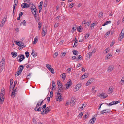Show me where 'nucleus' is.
<instances>
[{"label":"nucleus","instance_id":"18","mask_svg":"<svg viewBox=\"0 0 124 124\" xmlns=\"http://www.w3.org/2000/svg\"><path fill=\"white\" fill-rule=\"evenodd\" d=\"M7 17V15L5 16L3 18L1 21V23L4 24L5 23V22L6 20V18Z\"/></svg>","mask_w":124,"mask_h":124},{"label":"nucleus","instance_id":"60","mask_svg":"<svg viewBox=\"0 0 124 124\" xmlns=\"http://www.w3.org/2000/svg\"><path fill=\"white\" fill-rule=\"evenodd\" d=\"M115 43V42L114 41H112L111 42V44L110 45V46H112Z\"/></svg>","mask_w":124,"mask_h":124},{"label":"nucleus","instance_id":"31","mask_svg":"<svg viewBox=\"0 0 124 124\" xmlns=\"http://www.w3.org/2000/svg\"><path fill=\"white\" fill-rule=\"evenodd\" d=\"M47 30V28L46 26L43 27L42 29V31H46Z\"/></svg>","mask_w":124,"mask_h":124},{"label":"nucleus","instance_id":"10","mask_svg":"<svg viewBox=\"0 0 124 124\" xmlns=\"http://www.w3.org/2000/svg\"><path fill=\"white\" fill-rule=\"evenodd\" d=\"M21 7L23 8H29L30 7V6L27 3H24L21 4Z\"/></svg>","mask_w":124,"mask_h":124},{"label":"nucleus","instance_id":"45","mask_svg":"<svg viewBox=\"0 0 124 124\" xmlns=\"http://www.w3.org/2000/svg\"><path fill=\"white\" fill-rule=\"evenodd\" d=\"M14 42L17 45L19 46V44H20V42H19V41L17 42L16 41H14Z\"/></svg>","mask_w":124,"mask_h":124},{"label":"nucleus","instance_id":"8","mask_svg":"<svg viewBox=\"0 0 124 124\" xmlns=\"http://www.w3.org/2000/svg\"><path fill=\"white\" fill-rule=\"evenodd\" d=\"M57 83L58 86V88L59 89H62V88H64V87L62 85L60 80H58Z\"/></svg>","mask_w":124,"mask_h":124},{"label":"nucleus","instance_id":"44","mask_svg":"<svg viewBox=\"0 0 124 124\" xmlns=\"http://www.w3.org/2000/svg\"><path fill=\"white\" fill-rule=\"evenodd\" d=\"M123 35V36H124V28L122 30L120 34V35Z\"/></svg>","mask_w":124,"mask_h":124},{"label":"nucleus","instance_id":"35","mask_svg":"<svg viewBox=\"0 0 124 124\" xmlns=\"http://www.w3.org/2000/svg\"><path fill=\"white\" fill-rule=\"evenodd\" d=\"M78 42H77V40H76V41H75L74 44L73 46V47H75L77 46V43Z\"/></svg>","mask_w":124,"mask_h":124},{"label":"nucleus","instance_id":"15","mask_svg":"<svg viewBox=\"0 0 124 124\" xmlns=\"http://www.w3.org/2000/svg\"><path fill=\"white\" fill-rule=\"evenodd\" d=\"M12 90H13V92H12L11 94V96L13 97H14L16 96V93H15V92H16V89H15V90H14V88H13Z\"/></svg>","mask_w":124,"mask_h":124},{"label":"nucleus","instance_id":"47","mask_svg":"<svg viewBox=\"0 0 124 124\" xmlns=\"http://www.w3.org/2000/svg\"><path fill=\"white\" fill-rule=\"evenodd\" d=\"M38 40V39L37 38H35L34 39V41H33V42L35 44L36 43Z\"/></svg>","mask_w":124,"mask_h":124},{"label":"nucleus","instance_id":"23","mask_svg":"<svg viewBox=\"0 0 124 124\" xmlns=\"http://www.w3.org/2000/svg\"><path fill=\"white\" fill-rule=\"evenodd\" d=\"M23 66L22 65H20L19 67V68L18 69H20V70L21 72H22L23 70Z\"/></svg>","mask_w":124,"mask_h":124},{"label":"nucleus","instance_id":"12","mask_svg":"<svg viewBox=\"0 0 124 124\" xmlns=\"http://www.w3.org/2000/svg\"><path fill=\"white\" fill-rule=\"evenodd\" d=\"M112 56L111 54L110 53L106 55L105 58V60H108V59H109Z\"/></svg>","mask_w":124,"mask_h":124},{"label":"nucleus","instance_id":"1","mask_svg":"<svg viewBox=\"0 0 124 124\" xmlns=\"http://www.w3.org/2000/svg\"><path fill=\"white\" fill-rule=\"evenodd\" d=\"M34 6H31L30 7V9L33 14L34 15H38V13L37 11V9L34 5Z\"/></svg>","mask_w":124,"mask_h":124},{"label":"nucleus","instance_id":"53","mask_svg":"<svg viewBox=\"0 0 124 124\" xmlns=\"http://www.w3.org/2000/svg\"><path fill=\"white\" fill-rule=\"evenodd\" d=\"M34 52V51H32V52L31 53V54L33 55V56L34 57H36V54H34L33 53Z\"/></svg>","mask_w":124,"mask_h":124},{"label":"nucleus","instance_id":"24","mask_svg":"<svg viewBox=\"0 0 124 124\" xmlns=\"http://www.w3.org/2000/svg\"><path fill=\"white\" fill-rule=\"evenodd\" d=\"M90 35L89 33H88L85 34V39H86L88 38Z\"/></svg>","mask_w":124,"mask_h":124},{"label":"nucleus","instance_id":"52","mask_svg":"<svg viewBox=\"0 0 124 124\" xmlns=\"http://www.w3.org/2000/svg\"><path fill=\"white\" fill-rule=\"evenodd\" d=\"M120 83L121 85H123L124 84V81L121 80L120 82Z\"/></svg>","mask_w":124,"mask_h":124},{"label":"nucleus","instance_id":"57","mask_svg":"<svg viewBox=\"0 0 124 124\" xmlns=\"http://www.w3.org/2000/svg\"><path fill=\"white\" fill-rule=\"evenodd\" d=\"M88 116V113H86L85 114V116H84V117L85 118V119Z\"/></svg>","mask_w":124,"mask_h":124},{"label":"nucleus","instance_id":"46","mask_svg":"<svg viewBox=\"0 0 124 124\" xmlns=\"http://www.w3.org/2000/svg\"><path fill=\"white\" fill-rule=\"evenodd\" d=\"M110 31H109L107 32L106 33V34L105 35H106L105 37H108V35L110 34Z\"/></svg>","mask_w":124,"mask_h":124},{"label":"nucleus","instance_id":"29","mask_svg":"<svg viewBox=\"0 0 124 124\" xmlns=\"http://www.w3.org/2000/svg\"><path fill=\"white\" fill-rule=\"evenodd\" d=\"M22 23L23 25L24 26H26V22L25 20H23V22H22L20 24V25H22Z\"/></svg>","mask_w":124,"mask_h":124},{"label":"nucleus","instance_id":"7","mask_svg":"<svg viewBox=\"0 0 124 124\" xmlns=\"http://www.w3.org/2000/svg\"><path fill=\"white\" fill-rule=\"evenodd\" d=\"M72 84V82L70 81L67 82L66 84V88H65L64 89L66 90L67 89H68L71 86Z\"/></svg>","mask_w":124,"mask_h":124},{"label":"nucleus","instance_id":"54","mask_svg":"<svg viewBox=\"0 0 124 124\" xmlns=\"http://www.w3.org/2000/svg\"><path fill=\"white\" fill-rule=\"evenodd\" d=\"M64 88H62V89H59L58 90V93H59V92H61V91L62 90H64Z\"/></svg>","mask_w":124,"mask_h":124},{"label":"nucleus","instance_id":"26","mask_svg":"<svg viewBox=\"0 0 124 124\" xmlns=\"http://www.w3.org/2000/svg\"><path fill=\"white\" fill-rule=\"evenodd\" d=\"M13 82V79H10V87H11L12 86V85Z\"/></svg>","mask_w":124,"mask_h":124},{"label":"nucleus","instance_id":"58","mask_svg":"<svg viewBox=\"0 0 124 124\" xmlns=\"http://www.w3.org/2000/svg\"><path fill=\"white\" fill-rule=\"evenodd\" d=\"M4 68V66H0V70L2 71L3 70Z\"/></svg>","mask_w":124,"mask_h":124},{"label":"nucleus","instance_id":"21","mask_svg":"<svg viewBox=\"0 0 124 124\" xmlns=\"http://www.w3.org/2000/svg\"><path fill=\"white\" fill-rule=\"evenodd\" d=\"M55 86V84L54 81L53 80L52 81V90L53 89V88H54Z\"/></svg>","mask_w":124,"mask_h":124},{"label":"nucleus","instance_id":"20","mask_svg":"<svg viewBox=\"0 0 124 124\" xmlns=\"http://www.w3.org/2000/svg\"><path fill=\"white\" fill-rule=\"evenodd\" d=\"M124 36H123V35H120V34L119 39H118V40L119 41H121L123 39V38L124 37Z\"/></svg>","mask_w":124,"mask_h":124},{"label":"nucleus","instance_id":"37","mask_svg":"<svg viewBox=\"0 0 124 124\" xmlns=\"http://www.w3.org/2000/svg\"><path fill=\"white\" fill-rule=\"evenodd\" d=\"M22 72L20 70V69H19V70L17 72H16L17 76H18Z\"/></svg>","mask_w":124,"mask_h":124},{"label":"nucleus","instance_id":"30","mask_svg":"<svg viewBox=\"0 0 124 124\" xmlns=\"http://www.w3.org/2000/svg\"><path fill=\"white\" fill-rule=\"evenodd\" d=\"M42 101L41 102H40V104H39L38 103H37V107H39V106H40L42 104L43 102V101L42 100Z\"/></svg>","mask_w":124,"mask_h":124},{"label":"nucleus","instance_id":"63","mask_svg":"<svg viewBox=\"0 0 124 124\" xmlns=\"http://www.w3.org/2000/svg\"><path fill=\"white\" fill-rule=\"evenodd\" d=\"M74 6V4H73V3H72V4H70V6H69V7H70L71 8H72V7H73Z\"/></svg>","mask_w":124,"mask_h":124},{"label":"nucleus","instance_id":"3","mask_svg":"<svg viewBox=\"0 0 124 124\" xmlns=\"http://www.w3.org/2000/svg\"><path fill=\"white\" fill-rule=\"evenodd\" d=\"M57 94L58 96V98L56 99V100L58 101H62V98L61 96L62 94L60 93H57Z\"/></svg>","mask_w":124,"mask_h":124},{"label":"nucleus","instance_id":"14","mask_svg":"<svg viewBox=\"0 0 124 124\" xmlns=\"http://www.w3.org/2000/svg\"><path fill=\"white\" fill-rule=\"evenodd\" d=\"M113 87L112 86L109 87L108 90V93L109 94L113 92Z\"/></svg>","mask_w":124,"mask_h":124},{"label":"nucleus","instance_id":"40","mask_svg":"<svg viewBox=\"0 0 124 124\" xmlns=\"http://www.w3.org/2000/svg\"><path fill=\"white\" fill-rule=\"evenodd\" d=\"M108 96V95L107 94L105 93H103V98L105 99Z\"/></svg>","mask_w":124,"mask_h":124},{"label":"nucleus","instance_id":"17","mask_svg":"<svg viewBox=\"0 0 124 124\" xmlns=\"http://www.w3.org/2000/svg\"><path fill=\"white\" fill-rule=\"evenodd\" d=\"M12 55V57H15L17 56V53L15 52H13L11 53Z\"/></svg>","mask_w":124,"mask_h":124},{"label":"nucleus","instance_id":"16","mask_svg":"<svg viewBox=\"0 0 124 124\" xmlns=\"http://www.w3.org/2000/svg\"><path fill=\"white\" fill-rule=\"evenodd\" d=\"M4 58H3L2 60V61H1L0 62V66H4L5 63V61L4 60Z\"/></svg>","mask_w":124,"mask_h":124},{"label":"nucleus","instance_id":"41","mask_svg":"<svg viewBox=\"0 0 124 124\" xmlns=\"http://www.w3.org/2000/svg\"><path fill=\"white\" fill-rule=\"evenodd\" d=\"M83 112H81L80 113L78 116V118H81L82 117L83 115Z\"/></svg>","mask_w":124,"mask_h":124},{"label":"nucleus","instance_id":"2","mask_svg":"<svg viewBox=\"0 0 124 124\" xmlns=\"http://www.w3.org/2000/svg\"><path fill=\"white\" fill-rule=\"evenodd\" d=\"M46 67L51 73L53 74L54 73V70L53 68H52L51 65L48 64H46Z\"/></svg>","mask_w":124,"mask_h":124},{"label":"nucleus","instance_id":"43","mask_svg":"<svg viewBox=\"0 0 124 124\" xmlns=\"http://www.w3.org/2000/svg\"><path fill=\"white\" fill-rule=\"evenodd\" d=\"M17 4H14V5H13V13L14 12V10L15 9V7H16L17 6Z\"/></svg>","mask_w":124,"mask_h":124},{"label":"nucleus","instance_id":"33","mask_svg":"<svg viewBox=\"0 0 124 124\" xmlns=\"http://www.w3.org/2000/svg\"><path fill=\"white\" fill-rule=\"evenodd\" d=\"M96 24L95 23H93L91 24V26L90 27L92 29H93L94 28V27L96 25Z\"/></svg>","mask_w":124,"mask_h":124},{"label":"nucleus","instance_id":"11","mask_svg":"<svg viewBox=\"0 0 124 124\" xmlns=\"http://www.w3.org/2000/svg\"><path fill=\"white\" fill-rule=\"evenodd\" d=\"M96 118L95 117H93L89 121V124H93L95 121Z\"/></svg>","mask_w":124,"mask_h":124},{"label":"nucleus","instance_id":"6","mask_svg":"<svg viewBox=\"0 0 124 124\" xmlns=\"http://www.w3.org/2000/svg\"><path fill=\"white\" fill-rule=\"evenodd\" d=\"M76 100L74 98L72 97L70 102V105L72 106H73Z\"/></svg>","mask_w":124,"mask_h":124},{"label":"nucleus","instance_id":"4","mask_svg":"<svg viewBox=\"0 0 124 124\" xmlns=\"http://www.w3.org/2000/svg\"><path fill=\"white\" fill-rule=\"evenodd\" d=\"M94 80V78H91L89 80L87 81L86 84V85L87 86L91 83H93Z\"/></svg>","mask_w":124,"mask_h":124},{"label":"nucleus","instance_id":"49","mask_svg":"<svg viewBox=\"0 0 124 124\" xmlns=\"http://www.w3.org/2000/svg\"><path fill=\"white\" fill-rule=\"evenodd\" d=\"M85 74H84L82 76L81 78H82V79H83L84 78H87V76L85 77Z\"/></svg>","mask_w":124,"mask_h":124},{"label":"nucleus","instance_id":"38","mask_svg":"<svg viewBox=\"0 0 124 124\" xmlns=\"http://www.w3.org/2000/svg\"><path fill=\"white\" fill-rule=\"evenodd\" d=\"M92 52H89L87 54V55L88 54L89 56V58L90 59V57L92 56Z\"/></svg>","mask_w":124,"mask_h":124},{"label":"nucleus","instance_id":"61","mask_svg":"<svg viewBox=\"0 0 124 124\" xmlns=\"http://www.w3.org/2000/svg\"><path fill=\"white\" fill-rule=\"evenodd\" d=\"M103 16V13L102 12H100L99 14V16L101 17Z\"/></svg>","mask_w":124,"mask_h":124},{"label":"nucleus","instance_id":"62","mask_svg":"<svg viewBox=\"0 0 124 124\" xmlns=\"http://www.w3.org/2000/svg\"><path fill=\"white\" fill-rule=\"evenodd\" d=\"M76 86L79 88H80L81 86V85L80 84H78Z\"/></svg>","mask_w":124,"mask_h":124},{"label":"nucleus","instance_id":"64","mask_svg":"<svg viewBox=\"0 0 124 124\" xmlns=\"http://www.w3.org/2000/svg\"><path fill=\"white\" fill-rule=\"evenodd\" d=\"M58 23H55L54 25V27L55 28H56L58 25Z\"/></svg>","mask_w":124,"mask_h":124},{"label":"nucleus","instance_id":"25","mask_svg":"<svg viewBox=\"0 0 124 124\" xmlns=\"http://www.w3.org/2000/svg\"><path fill=\"white\" fill-rule=\"evenodd\" d=\"M82 28V26H79L77 28L78 31L79 32H81V30Z\"/></svg>","mask_w":124,"mask_h":124},{"label":"nucleus","instance_id":"51","mask_svg":"<svg viewBox=\"0 0 124 124\" xmlns=\"http://www.w3.org/2000/svg\"><path fill=\"white\" fill-rule=\"evenodd\" d=\"M106 104L107 105H108L109 106H111L112 105L114 104V103H112V102L109 103V104H108L107 103H106Z\"/></svg>","mask_w":124,"mask_h":124},{"label":"nucleus","instance_id":"22","mask_svg":"<svg viewBox=\"0 0 124 124\" xmlns=\"http://www.w3.org/2000/svg\"><path fill=\"white\" fill-rule=\"evenodd\" d=\"M19 42H20V44L19 46H23V47H24L25 46H24V44L21 41H19Z\"/></svg>","mask_w":124,"mask_h":124},{"label":"nucleus","instance_id":"5","mask_svg":"<svg viewBox=\"0 0 124 124\" xmlns=\"http://www.w3.org/2000/svg\"><path fill=\"white\" fill-rule=\"evenodd\" d=\"M111 111L109 109H107L103 110L102 111H101V114H103L104 113H108L110 112Z\"/></svg>","mask_w":124,"mask_h":124},{"label":"nucleus","instance_id":"28","mask_svg":"<svg viewBox=\"0 0 124 124\" xmlns=\"http://www.w3.org/2000/svg\"><path fill=\"white\" fill-rule=\"evenodd\" d=\"M62 76V78L64 80L65 79L66 77V74L65 73H63L61 75Z\"/></svg>","mask_w":124,"mask_h":124},{"label":"nucleus","instance_id":"36","mask_svg":"<svg viewBox=\"0 0 124 124\" xmlns=\"http://www.w3.org/2000/svg\"><path fill=\"white\" fill-rule=\"evenodd\" d=\"M4 100V98H3V96H0V101L1 102L3 103Z\"/></svg>","mask_w":124,"mask_h":124},{"label":"nucleus","instance_id":"55","mask_svg":"<svg viewBox=\"0 0 124 124\" xmlns=\"http://www.w3.org/2000/svg\"><path fill=\"white\" fill-rule=\"evenodd\" d=\"M99 97L101 98H103V93L99 94L98 95Z\"/></svg>","mask_w":124,"mask_h":124},{"label":"nucleus","instance_id":"39","mask_svg":"<svg viewBox=\"0 0 124 124\" xmlns=\"http://www.w3.org/2000/svg\"><path fill=\"white\" fill-rule=\"evenodd\" d=\"M25 54L26 55V57L28 58L29 56V53L28 52L26 51L25 53Z\"/></svg>","mask_w":124,"mask_h":124},{"label":"nucleus","instance_id":"50","mask_svg":"<svg viewBox=\"0 0 124 124\" xmlns=\"http://www.w3.org/2000/svg\"><path fill=\"white\" fill-rule=\"evenodd\" d=\"M58 55V53L57 52H56L54 54L53 57L55 58L56 56H57Z\"/></svg>","mask_w":124,"mask_h":124},{"label":"nucleus","instance_id":"42","mask_svg":"<svg viewBox=\"0 0 124 124\" xmlns=\"http://www.w3.org/2000/svg\"><path fill=\"white\" fill-rule=\"evenodd\" d=\"M78 57L77 58V59H78L77 61L80 60L81 59V58L82 56L81 55H80L78 56Z\"/></svg>","mask_w":124,"mask_h":124},{"label":"nucleus","instance_id":"34","mask_svg":"<svg viewBox=\"0 0 124 124\" xmlns=\"http://www.w3.org/2000/svg\"><path fill=\"white\" fill-rule=\"evenodd\" d=\"M73 53L74 54L77 55V54H78V51L77 50H73L72 51Z\"/></svg>","mask_w":124,"mask_h":124},{"label":"nucleus","instance_id":"9","mask_svg":"<svg viewBox=\"0 0 124 124\" xmlns=\"http://www.w3.org/2000/svg\"><path fill=\"white\" fill-rule=\"evenodd\" d=\"M114 68V67L113 66L110 65L107 69V71L109 73L110 72L113 70Z\"/></svg>","mask_w":124,"mask_h":124},{"label":"nucleus","instance_id":"56","mask_svg":"<svg viewBox=\"0 0 124 124\" xmlns=\"http://www.w3.org/2000/svg\"><path fill=\"white\" fill-rule=\"evenodd\" d=\"M76 29L77 28L76 27H73L72 29V31H72V32H73L74 31H75L76 30Z\"/></svg>","mask_w":124,"mask_h":124},{"label":"nucleus","instance_id":"27","mask_svg":"<svg viewBox=\"0 0 124 124\" xmlns=\"http://www.w3.org/2000/svg\"><path fill=\"white\" fill-rule=\"evenodd\" d=\"M37 15L38 16V15H34V16L35 17V19L36 20L37 22H38L39 21V19H38V17H37V16H37Z\"/></svg>","mask_w":124,"mask_h":124},{"label":"nucleus","instance_id":"48","mask_svg":"<svg viewBox=\"0 0 124 124\" xmlns=\"http://www.w3.org/2000/svg\"><path fill=\"white\" fill-rule=\"evenodd\" d=\"M43 32L42 33V36L44 37L46 34V31H43Z\"/></svg>","mask_w":124,"mask_h":124},{"label":"nucleus","instance_id":"13","mask_svg":"<svg viewBox=\"0 0 124 124\" xmlns=\"http://www.w3.org/2000/svg\"><path fill=\"white\" fill-rule=\"evenodd\" d=\"M45 114H47L51 111L50 107H47L44 110Z\"/></svg>","mask_w":124,"mask_h":124},{"label":"nucleus","instance_id":"19","mask_svg":"<svg viewBox=\"0 0 124 124\" xmlns=\"http://www.w3.org/2000/svg\"><path fill=\"white\" fill-rule=\"evenodd\" d=\"M22 58H20L19 60H17L19 62H22L23 60L25 58V57H24V55H22Z\"/></svg>","mask_w":124,"mask_h":124},{"label":"nucleus","instance_id":"32","mask_svg":"<svg viewBox=\"0 0 124 124\" xmlns=\"http://www.w3.org/2000/svg\"><path fill=\"white\" fill-rule=\"evenodd\" d=\"M79 88L77 86H75L74 89V92H76L79 90Z\"/></svg>","mask_w":124,"mask_h":124},{"label":"nucleus","instance_id":"59","mask_svg":"<svg viewBox=\"0 0 124 124\" xmlns=\"http://www.w3.org/2000/svg\"><path fill=\"white\" fill-rule=\"evenodd\" d=\"M33 123L34 124H36L37 123V122L36 120L34 118L33 119Z\"/></svg>","mask_w":124,"mask_h":124}]
</instances>
